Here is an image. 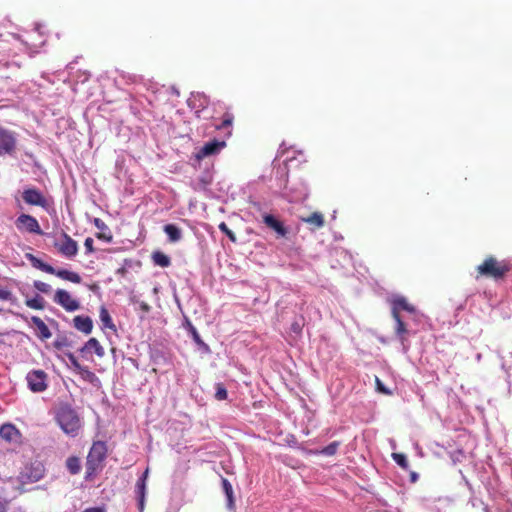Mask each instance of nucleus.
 <instances>
[{
	"label": "nucleus",
	"instance_id": "5701e85b",
	"mask_svg": "<svg viewBox=\"0 0 512 512\" xmlns=\"http://www.w3.org/2000/svg\"><path fill=\"white\" fill-rule=\"evenodd\" d=\"M99 317H100V321H101V323H102L104 328L115 330V325H114V323L112 321V318H111L108 310L104 306H102L100 308V315H99Z\"/></svg>",
	"mask_w": 512,
	"mask_h": 512
},
{
	"label": "nucleus",
	"instance_id": "a211bd4d",
	"mask_svg": "<svg viewBox=\"0 0 512 512\" xmlns=\"http://www.w3.org/2000/svg\"><path fill=\"white\" fill-rule=\"evenodd\" d=\"M26 258L30 261L31 265L36 269H39L49 274L55 272V268L53 266L44 263L42 260L34 256L33 254H26Z\"/></svg>",
	"mask_w": 512,
	"mask_h": 512
},
{
	"label": "nucleus",
	"instance_id": "f704fd0d",
	"mask_svg": "<svg viewBox=\"0 0 512 512\" xmlns=\"http://www.w3.org/2000/svg\"><path fill=\"white\" fill-rule=\"evenodd\" d=\"M93 244H94V241H93L92 238L88 237V238L85 239L84 246H85V249H86V253L94 252Z\"/></svg>",
	"mask_w": 512,
	"mask_h": 512
},
{
	"label": "nucleus",
	"instance_id": "7ed1b4c3",
	"mask_svg": "<svg viewBox=\"0 0 512 512\" xmlns=\"http://www.w3.org/2000/svg\"><path fill=\"white\" fill-rule=\"evenodd\" d=\"M107 448L104 442H95L87 456V469L91 472L95 471L105 459Z\"/></svg>",
	"mask_w": 512,
	"mask_h": 512
},
{
	"label": "nucleus",
	"instance_id": "f257e3e1",
	"mask_svg": "<svg viewBox=\"0 0 512 512\" xmlns=\"http://www.w3.org/2000/svg\"><path fill=\"white\" fill-rule=\"evenodd\" d=\"M56 421L69 436H76L81 427V420L77 412L69 405H62L58 408L56 413Z\"/></svg>",
	"mask_w": 512,
	"mask_h": 512
},
{
	"label": "nucleus",
	"instance_id": "bb28decb",
	"mask_svg": "<svg viewBox=\"0 0 512 512\" xmlns=\"http://www.w3.org/2000/svg\"><path fill=\"white\" fill-rule=\"evenodd\" d=\"M392 316L396 322V334L398 335V337L403 339V335L407 332L406 326L402 321L400 314H396V312L394 311V315Z\"/></svg>",
	"mask_w": 512,
	"mask_h": 512
},
{
	"label": "nucleus",
	"instance_id": "1a4fd4ad",
	"mask_svg": "<svg viewBox=\"0 0 512 512\" xmlns=\"http://www.w3.org/2000/svg\"><path fill=\"white\" fill-rule=\"evenodd\" d=\"M22 198L28 205L39 206L42 208H46L48 206L46 197L36 188L24 189L22 192Z\"/></svg>",
	"mask_w": 512,
	"mask_h": 512
},
{
	"label": "nucleus",
	"instance_id": "f3484780",
	"mask_svg": "<svg viewBox=\"0 0 512 512\" xmlns=\"http://www.w3.org/2000/svg\"><path fill=\"white\" fill-rule=\"evenodd\" d=\"M31 322L38 329V331H39L38 336L42 340H47V339L51 338V336H52L51 331L49 330L48 326L44 323V321L40 317L32 316Z\"/></svg>",
	"mask_w": 512,
	"mask_h": 512
},
{
	"label": "nucleus",
	"instance_id": "4be33fe9",
	"mask_svg": "<svg viewBox=\"0 0 512 512\" xmlns=\"http://www.w3.org/2000/svg\"><path fill=\"white\" fill-rule=\"evenodd\" d=\"M222 487L223 491L227 498V506L229 509H232L234 506V497H233V488L231 483L226 479L222 478Z\"/></svg>",
	"mask_w": 512,
	"mask_h": 512
},
{
	"label": "nucleus",
	"instance_id": "c756f323",
	"mask_svg": "<svg viewBox=\"0 0 512 512\" xmlns=\"http://www.w3.org/2000/svg\"><path fill=\"white\" fill-rule=\"evenodd\" d=\"M394 461L402 468L407 469L408 468V460L407 457L404 454L401 453H393L392 455Z\"/></svg>",
	"mask_w": 512,
	"mask_h": 512
},
{
	"label": "nucleus",
	"instance_id": "8fccbe9b",
	"mask_svg": "<svg viewBox=\"0 0 512 512\" xmlns=\"http://www.w3.org/2000/svg\"><path fill=\"white\" fill-rule=\"evenodd\" d=\"M484 512H490L487 507L484 508Z\"/></svg>",
	"mask_w": 512,
	"mask_h": 512
},
{
	"label": "nucleus",
	"instance_id": "c85d7f7f",
	"mask_svg": "<svg viewBox=\"0 0 512 512\" xmlns=\"http://www.w3.org/2000/svg\"><path fill=\"white\" fill-rule=\"evenodd\" d=\"M26 305L29 308L40 310L44 308V299L42 297L37 296L35 298L27 300Z\"/></svg>",
	"mask_w": 512,
	"mask_h": 512
},
{
	"label": "nucleus",
	"instance_id": "f03ea898",
	"mask_svg": "<svg viewBox=\"0 0 512 512\" xmlns=\"http://www.w3.org/2000/svg\"><path fill=\"white\" fill-rule=\"evenodd\" d=\"M477 270L480 275L498 279L503 277L509 268L504 262H499L494 257H489L477 267Z\"/></svg>",
	"mask_w": 512,
	"mask_h": 512
},
{
	"label": "nucleus",
	"instance_id": "39448f33",
	"mask_svg": "<svg viewBox=\"0 0 512 512\" xmlns=\"http://www.w3.org/2000/svg\"><path fill=\"white\" fill-rule=\"evenodd\" d=\"M26 380L28 387L33 392H43L47 389V374L43 370H32L27 376Z\"/></svg>",
	"mask_w": 512,
	"mask_h": 512
},
{
	"label": "nucleus",
	"instance_id": "a878e982",
	"mask_svg": "<svg viewBox=\"0 0 512 512\" xmlns=\"http://www.w3.org/2000/svg\"><path fill=\"white\" fill-rule=\"evenodd\" d=\"M66 466L71 474H78L81 470V463L77 457H69L66 461Z\"/></svg>",
	"mask_w": 512,
	"mask_h": 512
},
{
	"label": "nucleus",
	"instance_id": "dca6fc26",
	"mask_svg": "<svg viewBox=\"0 0 512 512\" xmlns=\"http://www.w3.org/2000/svg\"><path fill=\"white\" fill-rule=\"evenodd\" d=\"M400 310H405L407 312L413 313L415 311V308L407 302L405 297L395 296L392 299V315H394V311L396 312V314H399Z\"/></svg>",
	"mask_w": 512,
	"mask_h": 512
},
{
	"label": "nucleus",
	"instance_id": "aec40b11",
	"mask_svg": "<svg viewBox=\"0 0 512 512\" xmlns=\"http://www.w3.org/2000/svg\"><path fill=\"white\" fill-rule=\"evenodd\" d=\"M164 232L168 236L170 242L176 243L182 238V231L174 224H167L164 226Z\"/></svg>",
	"mask_w": 512,
	"mask_h": 512
},
{
	"label": "nucleus",
	"instance_id": "a18cd8bd",
	"mask_svg": "<svg viewBox=\"0 0 512 512\" xmlns=\"http://www.w3.org/2000/svg\"><path fill=\"white\" fill-rule=\"evenodd\" d=\"M41 477H42V474L39 473L38 475L35 476V480H39Z\"/></svg>",
	"mask_w": 512,
	"mask_h": 512
},
{
	"label": "nucleus",
	"instance_id": "423d86ee",
	"mask_svg": "<svg viewBox=\"0 0 512 512\" xmlns=\"http://www.w3.org/2000/svg\"><path fill=\"white\" fill-rule=\"evenodd\" d=\"M54 302L68 312H74L80 308L78 300L73 299L69 292L64 289H57L54 295Z\"/></svg>",
	"mask_w": 512,
	"mask_h": 512
},
{
	"label": "nucleus",
	"instance_id": "ea45409f",
	"mask_svg": "<svg viewBox=\"0 0 512 512\" xmlns=\"http://www.w3.org/2000/svg\"><path fill=\"white\" fill-rule=\"evenodd\" d=\"M98 238L103 239V240H105L107 242H110L112 240V236L111 235H106L105 233L98 234Z\"/></svg>",
	"mask_w": 512,
	"mask_h": 512
},
{
	"label": "nucleus",
	"instance_id": "b1692460",
	"mask_svg": "<svg viewBox=\"0 0 512 512\" xmlns=\"http://www.w3.org/2000/svg\"><path fill=\"white\" fill-rule=\"evenodd\" d=\"M303 221L315 226L316 228H321L324 225V217L319 212H314L310 216L303 218Z\"/></svg>",
	"mask_w": 512,
	"mask_h": 512
},
{
	"label": "nucleus",
	"instance_id": "4c0bfd02",
	"mask_svg": "<svg viewBox=\"0 0 512 512\" xmlns=\"http://www.w3.org/2000/svg\"><path fill=\"white\" fill-rule=\"evenodd\" d=\"M94 224L101 231H104L105 229H107V225L99 218H95Z\"/></svg>",
	"mask_w": 512,
	"mask_h": 512
},
{
	"label": "nucleus",
	"instance_id": "cd10ccee",
	"mask_svg": "<svg viewBox=\"0 0 512 512\" xmlns=\"http://www.w3.org/2000/svg\"><path fill=\"white\" fill-rule=\"evenodd\" d=\"M339 446H340V443L338 441H334V442L330 443L329 445H327L326 447H324L320 451V453L325 456H333L336 454Z\"/></svg>",
	"mask_w": 512,
	"mask_h": 512
},
{
	"label": "nucleus",
	"instance_id": "20e7f679",
	"mask_svg": "<svg viewBox=\"0 0 512 512\" xmlns=\"http://www.w3.org/2000/svg\"><path fill=\"white\" fill-rule=\"evenodd\" d=\"M54 246L60 254L67 258H72L78 253L77 242L65 232L61 234V241H56Z\"/></svg>",
	"mask_w": 512,
	"mask_h": 512
},
{
	"label": "nucleus",
	"instance_id": "412c9836",
	"mask_svg": "<svg viewBox=\"0 0 512 512\" xmlns=\"http://www.w3.org/2000/svg\"><path fill=\"white\" fill-rule=\"evenodd\" d=\"M18 435V430L11 424H4L0 428V437L6 441L14 440Z\"/></svg>",
	"mask_w": 512,
	"mask_h": 512
},
{
	"label": "nucleus",
	"instance_id": "393cba45",
	"mask_svg": "<svg viewBox=\"0 0 512 512\" xmlns=\"http://www.w3.org/2000/svg\"><path fill=\"white\" fill-rule=\"evenodd\" d=\"M154 263L160 267H168L171 264L170 258L162 252H154L152 255Z\"/></svg>",
	"mask_w": 512,
	"mask_h": 512
},
{
	"label": "nucleus",
	"instance_id": "49530a36",
	"mask_svg": "<svg viewBox=\"0 0 512 512\" xmlns=\"http://www.w3.org/2000/svg\"><path fill=\"white\" fill-rule=\"evenodd\" d=\"M293 329L296 331V329H299V326L298 325H294Z\"/></svg>",
	"mask_w": 512,
	"mask_h": 512
},
{
	"label": "nucleus",
	"instance_id": "f8f14e48",
	"mask_svg": "<svg viewBox=\"0 0 512 512\" xmlns=\"http://www.w3.org/2000/svg\"><path fill=\"white\" fill-rule=\"evenodd\" d=\"M148 474H149V469L147 468L136 483L135 493L138 497L140 511H142L144 509V502H145V495H146V481L148 478Z\"/></svg>",
	"mask_w": 512,
	"mask_h": 512
},
{
	"label": "nucleus",
	"instance_id": "79ce46f5",
	"mask_svg": "<svg viewBox=\"0 0 512 512\" xmlns=\"http://www.w3.org/2000/svg\"><path fill=\"white\" fill-rule=\"evenodd\" d=\"M83 512H104V510L99 507H92L85 509Z\"/></svg>",
	"mask_w": 512,
	"mask_h": 512
},
{
	"label": "nucleus",
	"instance_id": "a19ab883",
	"mask_svg": "<svg viewBox=\"0 0 512 512\" xmlns=\"http://www.w3.org/2000/svg\"><path fill=\"white\" fill-rule=\"evenodd\" d=\"M140 309L144 312H149L150 311V306L145 303V302H141L140 303Z\"/></svg>",
	"mask_w": 512,
	"mask_h": 512
},
{
	"label": "nucleus",
	"instance_id": "58836bf2",
	"mask_svg": "<svg viewBox=\"0 0 512 512\" xmlns=\"http://www.w3.org/2000/svg\"><path fill=\"white\" fill-rule=\"evenodd\" d=\"M11 293L5 289L0 288V300L10 299Z\"/></svg>",
	"mask_w": 512,
	"mask_h": 512
},
{
	"label": "nucleus",
	"instance_id": "0eeeda50",
	"mask_svg": "<svg viewBox=\"0 0 512 512\" xmlns=\"http://www.w3.org/2000/svg\"><path fill=\"white\" fill-rule=\"evenodd\" d=\"M225 146V141L212 140L210 142L205 143L201 148H199L198 151L195 153V157L197 160L200 161L206 157L217 155Z\"/></svg>",
	"mask_w": 512,
	"mask_h": 512
},
{
	"label": "nucleus",
	"instance_id": "6e6552de",
	"mask_svg": "<svg viewBox=\"0 0 512 512\" xmlns=\"http://www.w3.org/2000/svg\"><path fill=\"white\" fill-rule=\"evenodd\" d=\"M16 227L19 230H26L29 233L39 234L41 235L43 232L40 228V225L37 219L28 214H21L16 219Z\"/></svg>",
	"mask_w": 512,
	"mask_h": 512
},
{
	"label": "nucleus",
	"instance_id": "6ab92c4d",
	"mask_svg": "<svg viewBox=\"0 0 512 512\" xmlns=\"http://www.w3.org/2000/svg\"><path fill=\"white\" fill-rule=\"evenodd\" d=\"M52 274L56 275L57 277H59L63 280H67V281H70L75 284H79L81 282V277L76 272L68 271L65 269H60V270L55 269V272Z\"/></svg>",
	"mask_w": 512,
	"mask_h": 512
},
{
	"label": "nucleus",
	"instance_id": "ddd939ff",
	"mask_svg": "<svg viewBox=\"0 0 512 512\" xmlns=\"http://www.w3.org/2000/svg\"><path fill=\"white\" fill-rule=\"evenodd\" d=\"M74 327L84 333L85 335H89L93 329V321L89 316L78 315L73 318Z\"/></svg>",
	"mask_w": 512,
	"mask_h": 512
},
{
	"label": "nucleus",
	"instance_id": "37998d69",
	"mask_svg": "<svg viewBox=\"0 0 512 512\" xmlns=\"http://www.w3.org/2000/svg\"><path fill=\"white\" fill-rule=\"evenodd\" d=\"M0 512H6V507L1 501H0Z\"/></svg>",
	"mask_w": 512,
	"mask_h": 512
},
{
	"label": "nucleus",
	"instance_id": "4468645a",
	"mask_svg": "<svg viewBox=\"0 0 512 512\" xmlns=\"http://www.w3.org/2000/svg\"><path fill=\"white\" fill-rule=\"evenodd\" d=\"M83 355L95 353L98 357L105 355L104 348L96 338H90L84 346L80 349Z\"/></svg>",
	"mask_w": 512,
	"mask_h": 512
},
{
	"label": "nucleus",
	"instance_id": "09e8293b",
	"mask_svg": "<svg viewBox=\"0 0 512 512\" xmlns=\"http://www.w3.org/2000/svg\"><path fill=\"white\" fill-rule=\"evenodd\" d=\"M379 388H380L383 392H385V393H386V390L383 388V386H381V385H380V387H379Z\"/></svg>",
	"mask_w": 512,
	"mask_h": 512
},
{
	"label": "nucleus",
	"instance_id": "9d476101",
	"mask_svg": "<svg viewBox=\"0 0 512 512\" xmlns=\"http://www.w3.org/2000/svg\"><path fill=\"white\" fill-rule=\"evenodd\" d=\"M16 147V138L14 133L0 129V155L12 154Z\"/></svg>",
	"mask_w": 512,
	"mask_h": 512
},
{
	"label": "nucleus",
	"instance_id": "e433bc0d",
	"mask_svg": "<svg viewBox=\"0 0 512 512\" xmlns=\"http://www.w3.org/2000/svg\"><path fill=\"white\" fill-rule=\"evenodd\" d=\"M232 120H233V118H232V116H231V115H229V114L225 115V118H224V120H223V122H222V125H221V126H217V128H222V127H228V126H231V124H232Z\"/></svg>",
	"mask_w": 512,
	"mask_h": 512
},
{
	"label": "nucleus",
	"instance_id": "72a5a7b5",
	"mask_svg": "<svg viewBox=\"0 0 512 512\" xmlns=\"http://www.w3.org/2000/svg\"><path fill=\"white\" fill-rule=\"evenodd\" d=\"M67 358L69 359L71 365L76 369V370H82L83 367L82 365L79 363V361L77 360V358L74 356L73 353H67L66 354Z\"/></svg>",
	"mask_w": 512,
	"mask_h": 512
},
{
	"label": "nucleus",
	"instance_id": "7c9ffc66",
	"mask_svg": "<svg viewBox=\"0 0 512 512\" xmlns=\"http://www.w3.org/2000/svg\"><path fill=\"white\" fill-rule=\"evenodd\" d=\"M228 396V392L226 390V388L222 385V384H217L216 385V392H215V398L217 400H225Z\"/></svg>",
	"mask_w": 512,
	"mask_h": 512
},
{
	"label": "nucleus",
	"instance_id": "2f4dec72",
	"mask_svg": "<svg viewBox=\"0 0 512 512\" xmlns=\"http://www.w3.org/2000/svg\"><path fill=\"white\" fill-rule=\"evenodd\" d=\"M219 229L232 241V242H236L237 241V238H236V235L234 234V232H232L226 223L222 222L219 224Z\"/></svg>",
	"mask_w": 512,
	"mask_h": 512
},
{
	"label": "nucleus",
	"instance_id": "de8ad7c7",
	"mask_svg": "<svg viewBox=\"0 0 512 512\" xmlns=\"http://www.w3.org/2000/svg\"><path fill=\"white\" fill-rule=\"evenodd\" d=\"M376 381H377L378 387H380V384H381L380 380L377 378Z\"/></svg>",
	"mask_w": 512,
	"mask_h": 512
},
{
	"label": "nucleus",
	"instance_id": "9b49d317",
	"mask_svg": "<svg viewBox=\"0 0 512 512\" xmlns=\"http://www.w3.org/2000/svg\"><path fill=\"white\" fill-rule=\"evenodd\" d=\"M187 104L191 109L196 111L199 117V113L208 106L209 99L205 94L196 92L191 94L190 98L187 100Z\"/></svg>",
	"mask_w": 512,
	"mask_h": 512
},
{
	"label": "nucleus",
	"instance_id": "c03bdc74",
	"mask_svg": "<svg viewBox=\"0 0 512 512\" xmlns=\"http://www.w3.org/2000/svg\"><path fill=\"white\" fill-rule=\"evenodd\" d=\"M411 477H412V481L414 482V481H416V479H417V474H416V473H413Z\"/></svg>",
	"mask_w": 512,
	"mask_h": 512
},
{
	"label": "nucleus",
	"instance_id": "2eb2a0df",
	"mask_svg": "<svg viewBox=\"0 0 512 512\" xmlns=\"http://www.w3.org/2000/svg\"><path fill=\"white\" fill-rule=\"evenodd\" d=\"M263 222L271 229H273L279 236L284 237L287 230L283 224L278 221L273 215L266 214L263 216Z\"/></svg>",
	"mask_w": 512,
	"mask_h": 512
},
{
	"label": "nucleus",
	"instance_id": "473e14b6",
	"mask_svg": "<svg viewBox=\"0 0 512 512\" xmlns=\"http://www.w3.org/2000/svg\"><path fill=\"white\" fill-rule=\"evenodd\" d=\"M34 287L36 290H38L39 292H42V293H45V294H48L49 292H51V286L45 282H42V281H35L34 282Z\"/></svg>",
	"mask_w": 512,
	"mask_h": 512
},
{
	"label": "nucleus",
	"instance_id": "c9c22d12",
	"mask_svg": "<svg viewBox=\"0 0 512 512\" xmlns=\"http://www.w3.org/2000/svg\"><path fill=\"white\" fill-rule=\"evenodd\" d=\"M191 333H192V336H193V340L197 344H203V341L201 340L199 333L197 332V330L193 326H191Z\"/></svg>",
	"mask_w": 512,
	"mask_h": 512
}]
</instances>
